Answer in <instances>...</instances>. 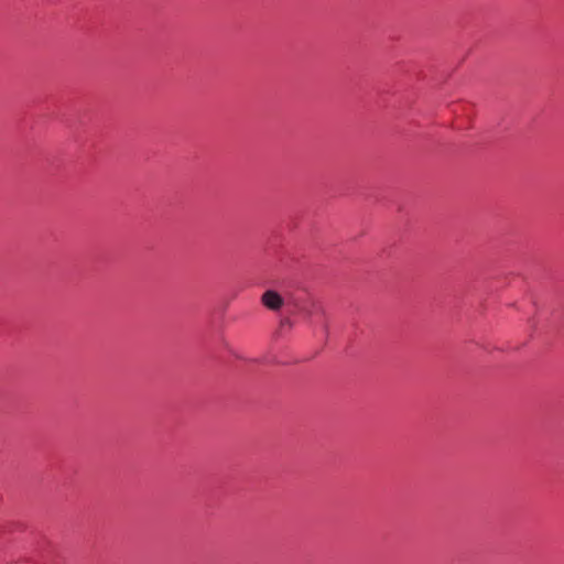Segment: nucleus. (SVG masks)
<instances>
[{"instance_id": "nucleus-1", "label": "nucleus", "mask_w": 564, "mask_h": 564, "mask_svg": "<svg viewBox=\"0 0 564 564\" xmlns=\"http://www.w3.org/2000/svg\"><path fill=\"white\" fill-rule=\"evenodd\" d=\"M261 302L267 308L271 311H278L283 305L282 296L272 290H268L262 294Z\"/></svg>"}]
</instances>
